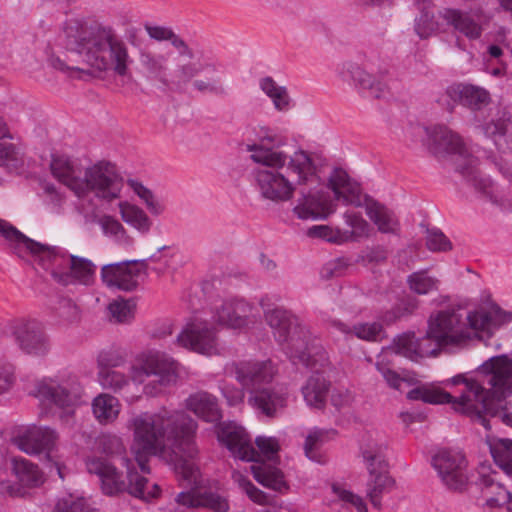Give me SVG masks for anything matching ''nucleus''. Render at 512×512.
Returning a JSON list of instances; mask_svg holds the SVG:
<instances>
[{
    "label": "nucleus",
    "mask_w": 512,
    "mask_h": 512,
    "mask_svg": "<svg viewBox=\"0 0 512 512\" xmlns=\"http://www.w3.org/2000/svg\"><path fill=\"white\" fill-rule=\"evenodd\" d=\"M95 272L96 265L91 260L75 255L71 256L68 270L70 283L77 280L84 285H89L94 279Z\"/></svg>",
    "instance_id": "nucleus-43"
},
{
    "label": "nucleus",
    "mask_w": 512,
    "mask_h": 512,
    "mask_svg": "<svg viewBox=\"0 0 512 512\" xmlns=\"http://www.w3.org/2000/svg\"><path fill=\"white\" fill-rule=\"evenodd\" d=\"M508 320L499 309L466 311L454 305L429 316V335L444 346H460L476 336L477 332H492Z\"/></svg>",
    "instance_id": "nucleus-6"
},
{
    "label": "nucleus",
    "mask_w": 512,
    "mask_h": 512,
    "mask_svg": "<svg viewBox=\"0 0 512 512\" xmlns=\"http://www.w3.org/2000/svg\"><path fill=\"white\" fill-rule=\"evenodd\" d=\"M64 58H50L53 68L77 79L112 71L130 77L133 62L127 44L108 26H83L78 22L66 28Z\"/></svg>",
    "instance_id": "nucleus-2"
},
{
    "label": "nucleus",
    "mask_w": 512,
    "mask_h": 512,
    "mask_svg": "<svg viewBox=\"0 0 512 512\" xmlns=\"http://www.w3.org/2000/svg\"><path fill=\"white\" fill-rule=\"evenodd\" d=\"M88 501L76 493H68L60 497L53 512H91Z\"/></svg>",
    "instance_id": "nucleus-51"
},
{
    "label": "nucleus",
    "mask_w": 512,
    "mask_h": 512,
    "mask_svg": "<svg viewBox=\"0 0 512 512\" xmlns=\"http://www.w3.org/2000/svg\"><path fill=\"white\" fill-rule=\"evenodd\" d=\"M232 477L236 483H238L239 487L242 488L248 497L255 503L260 505H272L275 502V499L266 494L265 492L258 489L254 486L249 479H247L244 475L239 472H233Z\"/></svg>",
    "instance_id": "nucleus-52"
},
{
    "label": "nucleus",
    "mask_w": 512,
    "mask_h": 512,
    "mask_svg": "<svg viewBox=\"0 0 512 512\" xmlns=\"http://www.w3.org/2000/svg\"><path fill=\"white\" fill-rule=\"evenodd\" d=\"M11 470L22 489L36 487L43 481L38 467L24 458H13Z\"/></svg>",
    "instance_id": "nucleus-37"
},
{
    "label": "nucleus",
    "mask_w": 512,
    "mask_h": 512,
    "mask_svg": "<svg viewBox=\"0 0 512 512\" xmlns=\"http://www.w3.org/2000/svg\"><path fill=\"white\" fill-rule=\"evenodd\" d=\"M133 431L132 450L141 471L132 460L122 457L127 474L124 478L116 467L102 458H89L86 468L99 477L101 489L106 495L128 492L130 495L150 501L160 494L156 483L149 484L144 476L150 473L147 465L151 456H158L174 466L175 472L191 486L200 484V471L196 463L199 454L195 438L197 422L183 410L163 408L156 413L143 412L133 415L128 423Z\"/></svg>",
    "instance_id": "nucleus-1"
},
{
    "label": "nucleus",
    "mask_w": 512,
    "mask_h": 512,
    "mask_svg": "<svg viewBox=\"0 0 512 512\" xmlns=\"http://www.w3.org/2000/svg\"><path fill=\"white\" fill-rule=\"evenodd\" d=\"M293 211L300 219H325L336 210V203L328 192L302 188Z\"/></svg>",
    "instance_id": "nucleus-21"
},
{
    "label": "nucleus",
    "mask_w": 512,
    "mask_h": 512,
    "mask_svg": "<svg viewBox=\"0 0 512 512\" xmlns=\"http://www.w3.org/2000/svg\"><path fill=\"white\" fill-rule=\"evenodd\" d=\"M496 472L485 475L481 474L478 479V485L483 491L491 496L487 499V503L491 506H502L508 504L512 500V493L508 491L502 484L497 482Z\"/></svg>",
    "instance_id": "nucleus-38"
},
{
    "label": "nucleus",
    "mask_w": 512,
    "mask_h": 512,
    "mask_svg": "<svg viewBox=\"0 0 512 512\" xmlns=\"http://www.w3.org/2000/svg\"><path fill=\"white\" fill-rule=\"evenodd\" d=\"M308 235L336 244L347 242V235L343 234L341 229H332L326 225H316L309 228Z\"/></svg>",
    "instance_id": "nucleus-56"
},
{
    "label": "nucleus",
    "mask_w": 512,
    "mask_h": 512,
    "mask_svg": "<svg viewBox=\"0 0 512 512\" xmlns=\"http://www.w3.org/2000/svg\"><path fill=\"white\" fill-rule=\"evenodd\" d=\"M353 402V396L348 390H337L331 394V404L341 410L350 407Z\"/></svg>",
    "instance_id": "nucleus-64"
},
{
    "label": "nucleus",
    "mask_w": 512,
    "mask_h": 512,
    "mask_svg": "<svg viewBox=\"0 0 512 512\" xmlns=\"http://www.w3.org/2000/svg\"><path fill=\"white\" fill-rule=\"evenodd\" d=\"M440 281L428 274L427 269L411 273L407 277L409 289L417 295H427L438 291Z\"/></svg>",
    "instance_id": "nucleus-44"
},
{
    "label": "nucleus",
    "mask_w": 512,
    "mask_h": 512,
    "mask_svg": "<svg viewBox=\"0 0 512 512\" xmlns=\"http://www.w3.org/2000/svg\"><path fill=\"white\" fill-rule=\"evenodd\" d=\"M125 361V356L122 353L113 350L102 351L97 358L99 369H104L105 367L114 369L122 366Z\"/></svg>",
    "instance_id": "nucleus-59"
},
{
    "label": "nucleus",
    "mask_w": 512,
    "mask_h": 512,
    "mask_svg": "<svg viewBox=\"0 0 512 512\" xmlns=\"http://www.w3.org/2000/svg\"><path fill=\"white\" fill-rule=\"evenodd\" d=\"M36 396L63 410L65 417H71L75 408L84 403V388L73 375L46 378L37 384Z\"/></svg>",
    "instance_id": "nucleus-12"
},
{
    "label": "nucleus",
    "mask_w": 512,
    "mask_h": 512,
    "mask_svg": "<svg viewBox=\"0 0 512 512\" xmlns=\"http://www.w3.org/2000/svg\"><path fill=\"white\" fill-rule=\"evenodd\" d=\"M487 444L495 464L512 478V440L491 437L487 439Z\"/></svg>",
    "instance_id": "nucleus-35"
},
{
    "label": "nucleus",
    "mask_w": 512,
    "mask_h": 512,
    "mask_svg": "<svg viewBox=\"0 0 512 512\" xmlns=\"http://www.w3.org/2000/svg\"><path fill=\"white\" fill-rule=\"evenodd\" d=\"M144 29L151 39L160 42L169 41L174 34V31L171 28L165 26L145 24Z\"/></svg>",
    "instance_id": "nucleus-63"
},
{
    "label": "nucleus",
    "mask_w": 512,
    "mask_h": 512,
    "mask_svg": "<svg viewBox=\"0 0 512 512\" xmlns=\"http://www.w3.org/2000/svg\"><path fill=\"white\" fill-rule=\"evenodd\" d=\"M483 133L494 140L498 145L499 141L504 138L505 142L512 145V119L501 118L492 121L482 127Z\"/></svg>",
    "instance_id": "nucleus-50"
},
{
    "label": "nucleus",
    "mask_w": 512,
    "mask_h": 512,
    "mask_svg": "<svg viewBox=\"0 0 512 512\" xmlns=\"http://www.w3.org/2000/svg\"><path fill=\"white\" fill-rule=\"evenodd\" d=\"M98 381L103 389L119 393L129 385L130 378L123 372L105 367L99 369Z\"/></svg>",
    "instance_id": "nucleus-48"
},
{
    "label": "nucleus",
    "mask_w": 512,
    "mask_h": 512,
    "mask_svg": "<svg viewBox=\"0 0 512 512\" xmlns=\"http://www.w3.org/2000/svg\"><path fill=\"white\" fill-rule=\"evenodd\" d=\"M119 211L122 220L142 234L150 231L152 221L143 209L128 202L119 203Z\"/></svg>",
    "instance_id": "nucleus-40"
},
{
    "label": "nucleus",
    "mask_w": 512,
    "mask_h": 512,
    "mask_svg": "<svg viewBox=\"0 0 512 512\" xmlns=\"http://www.w3.org/2000/svg\"><path fill=\"white\" fill-rule=\"evenodd\" d=\"M140 276L141 269H134L128 261L107 264L101 270V278L106 286L123 291L135 290Z\"/></svg>",
    "instance_id": "nucleus-23"
},
{
    "label": "nucleus",
    "mask_w": 512,
    "mask_h": 512,
    "mask_svg": "<svg viewBox=\"0 0 512 512\" xmlns=\"http://www.w3.org/2000/svg\"><path fill=\"white\" fill-rule=\"evenodd\" d=\"M413 134L420 138L428 150L435 156L445 154L456 155V169L488 200L495 202L494 185L492 181L479 174L478 160L473 156L462 138L446 126L437 125L425 127L416 125L412 128Z\"/></svg>",
    "instance_id": "nucleus-7"
},
{
    "label": "nucleus",
    "mask_w": 512,
    "mask_h": 512,
    "mask_svg": "<svg viewBox=\"0 0 512 512\" xmlns=\"http://www.w3.org/2000/svg\"><path fill=\"white\" fill-rule=\"evenodd\" d=\"M223 396L226 398L228 405L235 406L242 403L245 397L244 388H237L230 384H224L221 387Z\"/></svg>",
    "instance_id": "nucleus-62"
},
{
    "label": "nucleus",
    "mask_w": 512,
    "mask_h": 512,
    "mask_svg": "<svg viewBox=\"0 0 512 512\" xmlns=\"http://www.w3.org/2000/svg\"><path fill=\"white\" fill-rule=\"evenodd\" d=\"M97 223L103 234L112 237L118 244L123 246H131L133 244V238L127 234L123 225L113 216L103 215L98 219Z\"/></svg>",
    "instance_id": "nucleus-45"
},
{
    "label": "nucleus",
    "mask_w": 512,
    "mask_h": 512,
    "mask_svg": "<svg viewBox=\"0 0 512 512\" xmlns=\"http://www.w3.org/2000/svg\"><path fill=\"white\" fill-rule=\"evenodd\" d=\"M135 307L136 304L134 300L120 298L111 302L108 306V310L116 322L126 323L134 318Z\"/></svg>",
    "instance_id": "nucleus-54"
},
{
    "label": "nucleus",
    "mask_w": 512,
    "mask_h": 512,
    "mask_svg": "<svg viewBox=\"0 0 512 512\" xmlns=\"http://www.w3.org/2000/svg\"><path fill=\"white\" fill-rule=\"evenodd\" d=\"M480 373L483 374V382L490 386L497 402L512 395V359L506 355L492 357L481 365Z\"/></svg>",
    "instance_id": "nucleus-18"
},
{
    "label": "nucleus",
    "mask_w": 512,
    "mask_h": 512,
    "mask_svg": "<svg viewBox=\"0 0 512 512\" xmlns=\"http://www.w3.org/2000/svg\"><path fill=\"white\" fill-rule=\"evenodd\" d=\"M453 384H463L464 388L458 397H454L453 409L456 412L466 414L480 423L486 430L491 429L487 416L497 402L492 390L484 387L486 382L478 378H466L457 375L452 379Z\"/></svg>",
    "instance_id": "nucleus-11"
},
{
    "label": "nucleus",
    "mask_w": 512,
    "mask_h": 512,
    "mask_svg": "<svg viewBox=\"0 0 512 512\" xmlns=\"http://www.w3.org/2000/svg\"><path fill=\"white\" fill-rule=\"evenodd\" d=\"M140 71L150 81H158L165 86H169L167 77V58L163 54H155L148 50L139 52Z\"/></svg>",
    "instance_id": "nucleus-29"
},
{
    "label": "nucleus",
    "mask_w": 512,
    "mask_h": 512,
    "mask_svg": "<svg viewBox=\"0 0 512 512\" xmlns=\"http://www.w3.org/2000/svg\"><path fill=\"white\" fill-rule=\"evenodd\" d=\"M0 234L10 243L11 248L20 258L31 255L44 270L50 271L54 280L63 285L70 283L68 270L72 255L65 249L37 242L2 219H0Z\"/></svg>",
    "instance_id": "nucleus-8"
},
{
    "label": "nucleus",
    "mask_w": 512,
    "mask_h": 512,
    "mask_svg": "<svg viewBox=\"0 0 512 512\" xmlns=\"http://www.w3.org/2000/svg\"><path fill=\"white\" fill-rule=\"evenodd\" d=\"M332 433L334 431L331 430ZM330 431L314 428L307 435L304 443V452L308 459L322 463V456L319 452L320 447L328 440Z\"/></svg>",
    "instance_id": "nucleus-47"
},
{
    "label": "nucleus",
    "mask_w": 512,
    "mask_h": 512,
    "mask_svg": "<svg viewBox=\"0 0 512 512\" xmlns=\"http://www.w3.org/2000/svg\"><path fill=\"white\" fill-rule=\"evenodd\" d=\"M249 405L267 417H275L286 406L287 395L269 386L249 391Z\"/></svg>",
    "instance_id": "nucleus-25"
},
{
    "label": "nucleus",
    "mask_w": 512,
    "mask_h": 512,
    "mask_svg": "<svg viewBox=\"0 0 512 512\" xmlns=\"http://www.w3.org/2000/svg\"><path fill=\"white\" fill-rule=\"evenodd\" d=\"M395 481L388 475L387 468L378 469L377 472L370 474V480L367 483V496L373 507L381 508V499L384 493L392 490Z\"/></svg>",
    "instance_id": "nucleus-36"
},
{
    "label": "nucleus",
    "mask_w": 512,
    "mask_h": 512,
    "mask_svg": "<svg viewBox=\"0 0 512 512\" xmlns=\"http://www.w3.org/2000/svg\"><path fill=\"white\" fill-rule=\"evenodd\" d=\"M443 105L449 112H453L457 105L472 111L483 109L490 103V93L483 87L469 83H453L449 85L442 95Z\"/></svg>",
    "instance_id": "nucleus-19"
},
{
    "label": "nucleus",
    "mask_w": 512,
    "mask_h": 512,
    "mask_svg": "<svg viewBox=\"0 0 512 512\" xmlns=\"http://www.w3.org/2000/svg\"><path fill=\"white\" fill-rule=\"evenodd\" d=\"M185 407L205 422L217 423L222 418L216 397L204 391L191 394L185 400Z\"/></svg>",
    "instance_id": "nucleus-28"
},
{
    "label": "nucleus",
    "mask_w": 512,
    "mask_h": 512,
    "mask_svg": "<svg viewBox=\"0 0 512 512\" xmlns=\"http://www.w3.org/2000/svg\"><path fill=\"white\" fill-rule=\"evenodd\" d=\"M442 16L456 31L471 40L478 39L482 34L481 25L466 12L457 9H445Z\"/></svg>",
    "instance_id": "nucleus-32"
},
{
    "label": "nucleus",
    "mask_w": 512,
    "mask_h": 512,
    "mask_svg": "<svg viewBox=\"0 0 512 512\" xmlns=\"http://www.w3.org/2000/svg\"><path fill=\"white\" fill-rule=\"evenodd\" d=\"M415 3L420 11V16L415 19V31L419 37L427 38L438 28L431 3L425 0H415Z\"/></svg>",
    "instance_id": "nucleus-42"
},
{
    "label": "nucleus",
    "mask_w": 512,
    "mask_h": 512,
    "mask_svg": "<svg viewBox=\"0 0 512 512\" xmlns=\"http://www.w3.org/2000/svg\"><path fill=\"white\" fill-rule=\"evenodd\" d=\"M348 261L344 258H337L327 262L322 270L321 274L324 278L340 277L344 275L348 268Z\"/></svg>",
    "instance_id": "nucleus-60"
},
{
    "label": "nucleus",
    "mask_w": 512,
    "mask_h": 512,
    "mask_svg": "<svg viewBox=\"0 0 512 512\" xmlns=\"http://www.w3.org/2000/svg\"><path fill=\"white\" fill-rule=\"evenodd\" d=\"M344 218L346 224L351 228V230H342L343 234L347 235V242L369 236L370 225L362 216L347 212Z\"/></svg>",
    "instance_id": "nucleus-53"
},
{
    "label": "nucleus",
    "mask_w": 512,
    "mask_h": 512,
    "mask_svg": "<svg viewBox=\"0 0 512 512\" xmlns=\"http://www.w3.org/2000/svg\"><path fill=\"white\" fill-rule=\"evenodd\" d=\"M56 432L49 427H32L14 439L15 445L23 452L36 455L49 450L55 443Z\"/></svg>",
    "instance_id": "nucleus-26"
},
{
    "label": "nucleus",
    "mask_w": 512,
    "mask_h": 512,
    "mask_svg": "<svg viewBox=\"0 0 512 512\" xmlns=\"http://www.w3.org/2000/svg\"><path fill=\"white\" fill-rule=\"evenodd\" d=\"M238 383L248 392L256 388L269 386L278 374L277 365L270 359L243 360L233 362L227 367Z\"/></svg>",
    "instance_id": "nucleus-16"
},
{
    "label": "nucleus",
    "mask_w": 512,
    "mask_h": 512,
    "mask_svg": "<svg viewBox=\"0 0 512 512\" xmlns=\"http://www.w3.org/2000/svg\"><path fill=\"white\" fill-rule=\"evenodd\" d=\"M389 70L375 53L359 51L339 67V75L355 88L367 91L374 98H384L390 93Z\"/></svg>",
    "instance_id": "nucleus-10"
},
{
    "label": "nucleus",
    "mask_w": 512,
    "mask_h": 512,
    "mask_svg": "<svg viewBox=\"0 0 512 512\" xmlns=\"http://www.w3.org/2000/svg\"><path fill=\"white\" fill-rule=\"evenodd\" d=\"M259 305L275 341L282 346L294 363L312 368L328 364V353L312 337L309 328L299 316L283 306L269 303L268 298H262Z\"/></svg>",
    "instance_id": "nucleus-4"
},
{
    "label": "nucleus",
    "mask_w": 512,
    "mask_h": 512,
    "mask_svg": "<svg viewBox=\"0 0 512 512\" xmlns=\"http://www.w3.org/2000/svg\"><path fill=\"white\" fill-rule=\"evenodd\" d=\"M175 501L184 508L205 507L214 512H227L229 508L225 498L211 492L198 495L191 491L180 492Z\"/></svg>",
    "instance_id": "nucleus-30"
},
{
    "label": "nucleus",
    "mask_w": 512,
    "mask_h": 512,
    "mask_svg": "<svg viewBox=\"0 0 512 512\" xmlns=\"http://www.w3.org/2000/svg\"><path fill=\"white\" fill-rule=\"evenodd\" d=\"M284 144L283 138L265 130L257 142L246 146L250 159L264 166L254 172L260 195L275 203L292 199L296 186L318 184L320 180L312 156L304 150L287 155L280 150Z\"/></svg>",
    "instance_id": "nucleus-3"
},
{
    "label": "nucleus",
    "mask_w": 512,
    "mask_h": 512,
    "mask_svg": "<svg viewBox=\"0 0 512 512\" xmlns=\"http://www.w3.org/2000/svg\"><path fill=\"white\" fill-rule=\"evenodd\" d=\"M50 169L52 175L77 195V184L81 183V169L66 156H53Z\"/></svg>",
    "instance_id": "nucleus-31"
},
{
    "label": "nucleus",
    "mask_w": 512,
    "mask_h": 512,
    "mask_svg": "<svg viewBox=\"0 0 512 512\" xmlns=\"http://www.w3.org/2000/svg\"><path fill=\"white\" fill-rule=\"evenodd\" d=\"M200 63L201 62H187L178 65L174 69L171 79H169V86L172 85L179 90L186 88L187 85L192 83L200 74Z\"/></svg>",
    "instance_id": "nucleus-46"
},
{
    "label": "nucleus",
    "mask_w": 512,
    "mask_h": 512,
    "mask_svg": "<svg viewBox=\"0 0 512 512\" xmlns=\"http://www.w3.org/2000/svg\"><path fill=\"white\" fill-rule=\"evenodd\" d=\"M333 491L340 500L346 503H350L357 509L358 512H368L366 504L358 495H355L352 492L337 486H333Z\"/></svg>",
    "instance_id": "nucleus-61"
},
{
    "label": "nucleus",
    "mask_w": 512,
    "mask_h": 512,
    "mask_svg": "<svg viewBox=\"0 0 512 512\" xmlns=\"http://www.w3.org/2000/svg\"><path fill=\"white\" fill-rule=\"evenodd\" d=\"M426 246L431 251H448L451 249V242L438 229L427 231Z\"/></svg>",
    "instance_id": "nucleus-58"
},
{
    "label": "nucleus",
    "mask_w": 512,
    "mask_h": 512,
    "mask_svg": "<svg viewBox=\"0 0 512 512\" xmlns=\"http://www.w3.org/2000/svg\"><path fill=\"white\" fill-rule=\"evenodd\" d=\"M408 398L430 404H451L452 407L454 401V396L448 392L424 387H418L409 391Z\"/></svg>",
    "instance_id": "nucleus-49"
},
{
    "label": "nucleus",
    "mask_w": 512,
    "mask_h": 512,
    "mask_svg": "<svg viewBox=\"0 0 512 512\" xmlns=\"http://www.w3.org/2000/svg\"><path fill=\"white\" fill-rule=\"evenodd\" d=\"M441 347L445 346L429 335L428 328L425 336L417 338V359L435 356Z\"/></svg>",
    "instance_id": "nucleus-57"
},
{
    "label": "nucleus",
    "mask_w": 512,
    "mask_h": 512,
    "mask_svg": "<svg viewBox=\"0 0 512 512\" xmlns=\"http://www.w3.org/2000/svg\"><path fill=\"white\" fill-rule=\"evenodd\" d=\"M328 181L335 198L348 205L364 207L367 216L377 226L379 232L399 235L400 222L395 213L369 195L362 194L359 184L353 181L345 170L335 168Z\"/></svg>",
    "instance_id": "nucleus-9"
},
{
    "label": "nucleus",
    "mask_w": 512,
    "mask_h": 512,
    "mask_svg": "<svg viewBox=\"0 0 512 512\" xmlns=\"http://www.w3.org/2000/svg\"><path fill=\"white\" fill-rule=\"evenodd\" d=\"M395 352L410 360L417 361V337L414 333H403L394 340Z\"/></svg>",
    "instance_id": "nucleus-55"
},
{
    "label": "nucleus",
    "mask_w": 512,
    "mask_h": 512,
    "mask_svg": "<svg viewBox=\"0 0 512 512\" xmlns=\"http://www.w3.org/2000/svg\"><path fill=\"white\" fill-rule=\"evenodd\" d=\"M123 188V178L116 167L109 162H98L88 167L81 183L77 184V196L84 197L92 192L97 198L112 201L120 197Z\"/></svg>",
    "instance_id": "nucleus-13"
},
{
    "label": "nucleus",
    "mask_w": 512,
    "mask_h": 512,
    "mask_svg": "<svg viewBox=\"0 0 512 512\" xmlns=\"http://www.w3.org/2000/svg\"><path fill=\"white\" fill-rule=\"evenodd\" d=\"M431 464L447 489L458 492L466 489L469 481L467 460L461 451L440 449L432 457Z\"/></svg>",
    "instance_id": "nucleus-15"
},
{
    "label": "nucleus",
    "mask_w": 512,
    "mask_h": 512,
    "mask_svg": "<svg viewBox=\"0 0 512 512\" xmlns=\"http://www.w3.org/2000/svg\"><path fill=\"white\" fill-rule=\"evenodd\" d=\"M222 75L223 69L219 63L205 60L200 63V74L192 82V86L200 93L223 96L226 89L221 82Z\"/></svg>",
    "instance_id": "nucleus-27"
},
{
    "label": "nucleus",
    "mask_w": 512,
    "mask_h": 512,
    "mask_svg": "<svg viewBox=\"0 0 512 512\" xmlns=\"http://www.w3.org/2000/svg\"><path fill=\"white\" fill-rule=\"evenodd\" d=\"M259 86L272 100L274 108L277 111L283 112L290 108L291 98L285 86L278 85L270 76L262 78L259 82Z\"/></svg>",
    "instance_id": "nucleus-41"
},
{
    "label": "nucleus",
    "mask_w": 512,
    "mask_h": 512,
    "mask_svg": "<svg viewBox=\"0 0 512 512\" xmlns=\"http://www.w3.org/2000/svg\"><path fill=\"white\" fill-rule=\"evenodd\" d=\"M331 326L346 336H356L367 341H380L384 337L383 326L379 322L361 323L350 327L340 320H331Z\"/></svg>",
    "instance_id": "nucleus-33"
},
{
    "label": "nucleus",
    "mask_w": 512,
    "mask_h": 512,
    "mask_svg": "<svg viewBox=\"0 0 512 512\" xmlns=\"http://www.w3.org/2000/svg\"><path fill=\"white\" fill-rule=\"evenodd\" d=\"M176 343L194 352L212 355L218 352L215 328L205 319L193 317L176 337Z\"/></svg>",
    "instance_id": "nucleus-17"
},
{
    "label": "nucleus",
    "mask_w": 512,
    "mask_h": 512,
    "mask_svg": "<svg viewBox=\"0 0 512 512\" xmlns=\"http://www.w3.org/2000/svg\"><path fill=\"white\" fill-rule=\"evenodd\" d=\"M217 439L235 458L258 463L251 466L252 474L258 483L281 493L288 489L283 473L261 459L264 457L271 460L277 454L279 444L275 438L257 437L255 443L258 450H256L250 436L243 428L232 423H223L217 428Z\"/></svg>",
    "instance_id": "nucleus-5"
},
{
    "label": "nucleus",
    "mask_w": 512,
    "mask_h": 512,
    "mask_svg": "<svg viewBox=\"0 0 512 512\" xmlns=\"http://www.w3.org/2000/svg\"><path fill=\"white\" fill-rule=\"evenodd\" d=\"M387 446L383 441H377L368 437L363 448L362 454L367 465L369 474H373L378 469L387 468L385 460V450Z\"/></svg>",
    "instance_id": "nucleus-39"
},
{
    "label": "nucleus",
    "mask_w": 512,
    "mask_h": 512,
    "mask_svg": "<svg viewBox=\"0 0 512 512\" xmlns=\"http://www.w3.org/2000/svg\"><path fill=\"white\" fill-rule=\"evenodd\" d=\"M329 365L330 361L328 360V364L325 366H318L317 368L308 367L315 371V373L307 379L306 383L301 388V392L304 401L311 408L323 410L326 407L331 382L327 380L320 371Z\"/></svg>",
    "instance_id": "nucleus-24"
},
{
    "label": "nucleus",
    "mask_w": 512,
    "mask_h": 512,
    "mask_svg": "<svg viewBox=\"0 0 512 512\" xmlns=\"http://www.w3.org/2000/svg\"><path fill=\"white\" fill-rule=\"evenodd\" d=\"M120 411L119 400L108 393H101L92 401L93 415L102 425L113 423L118 418Z\"/></svg>",
    "instance_id": "nucleus-34"
},
{
    "label": "nucleus",
    "mask_w": 512,
    "mask_h": 512,
    "mask_svg": "<svg viewBox=\"0 0 512 512\" xmlns=\"http://www.w3.org/2000/svg\"><path fill=\"white\" fill-rule=\"evenodd\" d=\"M130 374L131 379L139 383L154 375L158 378L159 385L166 387L176 383L179 363L165 353L150 351L140 356L138 364L131 366Z\"/></svg>",
    "instance_id": "nucleus-14"
},
{
    "label": "nucleus",
    "mask_w": 512,
    "mask_h": 512,
    "mask_svg": "<svg viewBox=\"0 0 512 512\" xmlns=\"http://www.w3.org/2000/svg\"><path fill=\"white\" fill-rule=\"evenodd\" d=\"M19 348L30 355L44 356L50 350V340L44 325L37 320H26L18 323L13 330Z\"/></svg>",
    "instance_id": "nucleus-20"
},
{
    "label": "nucleus",
    "mask_w": 512,
    "mask_h": 512,
    "mask_svg": "<svg viewBox=\"0 0 512 512\" xmlns=\"http://www.w3.org/2000/svg\"><path fill=\"white\" fill-rule=\"evenodd\" d=\"M253 307L243 299H227L215 308V321L232 329H242L254 322Z\"/></svg>",
    "instance_id": "nucleus-22"
}]
</instances>
